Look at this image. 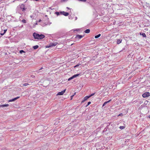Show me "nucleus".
Listing matches in <instances>:
<instances>
[{"label":"nucleus","mask_w":150,"mask_h":150,"mask_svg":"<svg viewBox=\"0 0 150 150\" xmlns=\"http://www.w3.org/2000/svg\"><path fill=\"white\" fill-rule=\"evenodd\" d=\"M24 10V8H23V11Z\"/></svg>","instance_id":"obj_32"},{"label":"nucleus","mask_w":150,"mask_h":150,"mask_svg":"<svg viewBox=\"0 0 150 150\" xmlns=\"http://www.w3.org/2000/svg\"><path fill=\"white\" fill-rule=\"evenodd\" d=\"M79 75V74H75L71 77L69 78L68 79V81H69L70 80L74 79V78L76 77L77 76H78Z\"/></svg>","instance_id":"obj_4"},{"label":"nucleus","mask_w":150,"mask_h":150,"mask_svg":"<svg viewBox=\"0 0 150 150\" xmlns=\"http://www.w3.org/2000/svg\"><path fill=\"white\" fill-rule=\"evenodd\" d=\"M122 114L121 113V114H119V116H120V115H122Z\"/></svg>","instance_id":"obj_30"},{"label":"nucleus","mask_w":150,"mask_h":150,"mask_svg":"<svg viewBox=\"0 0 150 150\" xmlns=\"http://www.w3.org/2000/svg\"><path fill=\"white\" fill-rule=\"evenodd\" d=\"M66 91V89H65L64 90L62 91L61 92H58L57 93V95L59 96V95H63L64 94V93H65V92Z\"/></svg>","instance_id":"obj_5"},{"label":"nucleus","mask_w":150,"mask_h":150,"mask_svg":"<svg viewBox=\"0 0 150 150\" xmlns=\"http://www.w3.org/2000/svg\"><path fill=\"white\" fill-rule=\"evenodd\" d=\"M63 14L65 16H67L69 15V13H68L65 12H63Z\"/></svg>","instance_id":"obj_11"},{"label":"nucleus","mask_w":150,"mask_h":150,"mask_svg":"<svg viewBox=\"0 0 150 150\" xmlns=\"http://www.w3.org/2000/svg\"><path fill=\"white\" fill-rule=\"evenodd\" d=\"M8 104H4V105H0V107H7L8 106Z\"/></svg>","instance_id":"obj_12"},{"label":"nucleus","mask_w":150,"mask_h":150,"mask_svg":"<svg viewBox=\"0 0 150 150\" xmlns=\"http://www.w3.org/2000/svg\"><path fill=\"white\" fill-rule=\"evenodd\" d=\"M119 128L120 129H124L125 128V127L123 126H120L119 127Z\"/></svg>","instance_id":"obj_16"},{"label":"nucleus","mask_w":150,"mask_h":150,"mask_svg":"<svg viewBox=\"0 0 150 150\" xmlns=\"http://www.w3.org/2000/svg\"><path fill=\"white\" fill-rule=\"evenodd\" d=\"M91 102L89 101L88 102L87 105L86 106V107H87L88 105L91 104Z\"/></svg>","instance_id":"obj_20"},{"label":"nucleus","mask_w":150,"mask_h":150,"mask_svg":"<svg viewBox=\"0 0 150 150\" xmlns=\"http://www.w3.org/2000/svg\"><path fill=\"white\" fill-rule=\"evenodd\" d=\"M90 32V30L89 29H87L84 31V32L86 33H88Z\"/></svg>","instance_id":"obj_13"},{"label":"nucleus","mask_w":150,"mask_h":150,"mask_svg":"<svg viewBox=\"0 0 150 150\" xmlns=\"http://www.w3.org/2000/svg\"><path fill=\"white\" fill-rule=\"evenodd\" d=\"M55 13L57 15H59V13L58 12H56Z\"/></svg>","instance_id":"obj_24"},{"label":"nucleus","mask_w":150,"mask_h":150,"mask_svg":"<svg viewBox=\"0 0 150 150\" xmlns=\"http://www.w3.org/2000/svg\"><path fill=\"white\" fill-rule=\"evenodd\" d=\"M22 21V22L24 23H25L26 22V20L24 19H23Z\"/></svg>","instance_id":"obj_19"},{"label":"nucleus","mask_w":150,"mask_h":150,"mask_svg":"<svg viewBox=\"0 0 150 150\" xmlns=\"http://www.w3.org/2000/svg\"><path fill=\"white\" fill-rule=\"evenodd\" d=\"M90 98L89 96H86L84 97L83 100L82 101L81 103H83L84 102L87 100L88 99Z\"/></svg>","instance_id":"obj_6"},{"label":"nucleus","mask_w":150,"mask_h":150,"mask_svg":"<svg viewBox=\"0 0 150 150\" xmlns=\"http://www.w3.org/2000/svg\"><path fill=\"white\" fill-rule=\"evenodd\" d=\"M81 65V64H79V63L78 64H76V65H75L74 67V68H75L76 67H78L80 65Z\"/></svg>","instance_id":"obj_18"},{"label":"nucleus","mask_w":150,"mask_h":150,"mask_svg":"<svg viewBox=\"0 0 150 150\" xmlns=\"http://www.w3.org/2000/svg\"><path fill=\"white\" fill-rule=\"evenodd\" d=\"M150 96V93L149 92H146L143 94L142 96L143 98H146Z\"/></svg>","instance_id":"obj_2"},{"label":"nucleus","mask_w":150,"mask_h":150,"mask_svg":"<svg viewBox=\"0 0 150 150\" xmlns=\"http://www.w3.org/2000/svg\"><path fill=\"white\" fill-rule=\"evenodd\" d=\"M74 96V95H72V96H71V100H72V98H73V96Z\"/></svg>","instance_id":"obj_26"},{"label":"nucleus","mask_w":150,"mask_h":150,"mask_svg":"<svg viewBox=\"0 0 150 150\" xmlns=\"http://www.w3.org/2000/svg\"><path fill=\"white\" fill-rule=\"evenodd\" d=\"M142 36L143 37H146V34L144 33H143L142 34Z\"/></svg>","instance_id":"obj_23"},{"label":"nucleus","mask_w":150,"mask_h":150,"mask_svg":"<svg viewBox=\"0 0 150 150\" xmlns=\"http://www.w3.org/2000/svg\"><path fill=\"white\" fill-rule=\"evenodd\" d=\"M111 100L110 99V100H109L108 101H106V102H105L103 105V107L107 103H108L110 102V101H111Z\"/></svg>","instance_id":"obj_10"},{"label":"nucleus","mask_w":150,"mask_h":150,"mask_svg":"<svg viewBox=\"0 0 150 150\" xmlns=\"http://www.w3.org/2000/svg\"><path fill=\"white\" fill-rule=\"evenodd\" d=\"M28 85H29V84L28 83H25L23 84V86H28Z\"/></svg>","instance_id":"obj_17"},{"label":"nucleus","mask_w":150,"mask_h":150,"mask_svg":"<svg viewBox=\"0 0 150 150\" xmlns=\"http://www.w3.org/2000/svg\"><path fill=\"white\" fill-rule=\"evenodd\" d=\"M41 21V20L40 19L39 20L38 22H40Z\"/></svg>","instance_id":"obj_28"},{"label":"nucleus","mask_w":150,"mask_h":150,"mask_svg":"<svg viewBox=\"0 0 150 150\" xmlns=\"http://www.w3.org/2000/svg\"><path fill=\"white\" fill-rule=\"evenodd\" d=\"M19 97H20L19 96L17 97L16 98H14L13 99H12L9 100V102H12V101H14L16 100H17V99L19 98Z\"/></svg>","instance_id":"obj_8"},{"label":"nucleus","mask_w":150,"mask_h":150,"mask_svg":"<svg viewBox=\"0 0 150 150\" xmlns=\"http://www.w3.org/2000/svg\"><path fill=\"white\" fill-rule=\"evenodd\" d=\"M43 68L42 67H41L40 69V70H41V69H43Z\"/></svg>","instance_id":"obj_29"},{"label":"nucleus","mask_w":150,"mask_h":150,"mask_svg":"<svg viewBox=\"0 0 150 150\" xmlns=\"http://www.w3.org/2000/svg\"><path fill=\"white\" fill-rule=\"evenodd\" d=\"M95 94V93H92V94H91V95H89V97H91L93 96Z\"/></svg>","instance_id":"obj_21"},{"label":"nucleus","mask_w":150,"mask_h":150,"mask_svg":"<svg viewBox=\"0 0 150 150\" xmlns=\"http://www.w3.org/2000/svg\"><path fill=\"white\" fill-rule=\"evenodd\" d=\"M149 58H150V57H149Z\"/></svg>","instance_id":"obj_34"},{"label":"nucleus","mask_w":150,"mask_h":150,"mask_svg":"<svg viewBox=\"0 0 150 150\" xmlns=\"http://www.w3.org/2000/svg\"><path fill=\"white\" fill-rule=\"evenodd\" d=\"M73 44H71V45H72Z\"/></svg>","instance_id":"obj_33"},{"label":"nucleus","mask_w":150,"mask_h":150,"mask_svg":"<svg viewBox=\"0 0 150 150\" xmlns=\"http://www.w3.org/2000/svg\"><path fill=\"white\" fill-rule=\"evenodd\" d=\"M5 33H1V35H3Z\"/></svg>","instance_id":"obj_27"},{"label":"nucleus","mask_w":150,"mask_h":150,"mask_svg":"<svg viewBox=\"0 0 150 150\" xmlns=\"http://www.w3.org/2000/svg\"><path fill=\"white\" fill-rule=\"evenodd\" d=\"M7 30L6 29V30H4V33H6V31H7Z\"/></svg>","instance_id":"obj_25"},{"label":"nucleus","mask_w":150,"mask_h":150,"mask_svg":"<svg viewBox=\"0 0 150 150\" xmlns=\"http://www.w3.org/2000/svg\"><path fill=\"white\" fill-rule=\"evenodd\" d=\"M33 35L35 39L38 40L42 39L45 37V36L43 35H39L35 33H33Z\"/></svg>","instance_id":"obj_1"},{"label":"nucleus","mask_w":150,"mask_h":150,"mask_svg":"<svg viewBox=\"0 0 150 150\" xmlns=\"http://www.w3.org/2000/svg\"><path fill=\"white\" fill-rule=\"evenodd\" d=\"M57 44V42H55L54 43H50L49 46L46 47L49 48L52 46H55Z\"/></svg>","instance_id":"obj_3"},{"label":"nucleus","mask_w":150,"mask_h":150,"mask_svg":"<svg viewBox=\"0 0 150 150\" xmlns=\"http://www.w3.org/2000/svg\"><path fill=\"white\" fill-rule=\"evenodd\" d=\"M101 35V34H99L97 35H96L95 36V38H97L99 37Z\"/></svg>","instance_id":"obj_14"},{"label":"nucleus","mask_w":150,"mask_h":150,"mask_svg":"<svg viewBox=\"0 0 150 150\" xmlns=\"http://www.w3.org/2000/svg\"><path fill=\"white\" fill-rule=\"evenodd\" d=\"M83 35H77L76 36V38H79V39H81V38H83Z\"/></svg>","instance_id":"obj_7"},{"label":"nucleus","mask_w":150,"mask_h":150,"mask_svg":"<svg viewBox=\"0 0 150 150\" xmlns=\"http://www.w3.org/2000/svg\"><path fill=\"white\" fill-rule=\"evenodd\" d=\"M25 52L23 50H21L20 51V53L22 54L23 52Z\"/></svg>","instance_id":"obj_22"},{"label":"nucleus","mask_w":150,"mask_h":150,"mask_svg":"<svg viewBox=\"0 0 150 150\" xmlns=\"http://www.w3.org/2000/svg\"><path fill=\"white\" fill-rule=\"evenodd\" d=\"M122 39H117V44H120V43H121L122 42Z\"/></svg>","instance_id":"obj_9"},{"label":"nucleus","mask_w":150,"mask_h":150,"mask_svg":"<svg viewBox=\"0 0 150 150\" xmlns=\"http://www.w3.org/2000/svg\"><path fill=\"white\" fill-rule=\"evenodd\" d=\"M149 117L150 118V115L149 116Z\"/></svg>","instance_id":"obj_31"},{"label":"nucleus","mask_w":150,"mask_h":150,"mask_svg":"<svg viewBox=\"0 0 150 150\" xmlns=\"http://www.w3.org/2000/svg\"><path fill=\"white\" fill-rule=\"evenodd\" d=\"M38 47V45H36L33 46V48L34 49H36Z\"/></svg>","instance_id":"obj_15"}]
</instances>
